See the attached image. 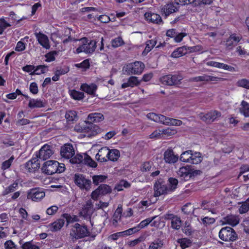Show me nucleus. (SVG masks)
<instances>
[{"mask_svg":"<svg viewBox=\"0 0 249 249\" xmlns=\"http://www.w3.org/2000/svg\"><path fill=\"white\" fill-rule=\"evenodd\" d=\"M75 184L82 190L88 192L91 188L92 183L90 179L80 174H75L73 177Z\"/></svg>","mask_w":249,"mask_h":249,"instance_id":"obj_1","label":"nucleus"},{"mask_svg":"<svg viewBox=\"0 0 249 249\" xmlns=\"http://www.w3.org/2000/svg\"><path fill=\"white\" fill-rule=\"evenodd\" d=\"M144 67V64L142 62L136 61L126 65L124 69L127 75H139L142 73Z\"/></svg>","mask_w":249,"mask_h":249,"instance_id":"obj_2","label":"nucleus"},{"mask_svg":"<svg viewBox=\"0 0 249 249\" xmlns=\"http://www.w3.org/2000/svg\"><path fill=\"white\" fill-rule=\"evenodd\" d=\"M72 238L78 239L82 238L89 235V232L85 226H82L78 223H75L73 226V228L70 233Z\"/></svg>","mask_w":249,"mask_h":249,"instance_id":"obj_3","label":"nucleus"},{"mask_svg":"<svg viewBox=\"0 0 249 249\" xmlns=\"http://www.w3.org/2000/svg\"><path fill=\"white\" fill-rule=\"evenodd\" d=\"M219 238L225 241H234L237 238V235L234 230L230 227L222 228L219 232Z\"/></svg>","mask_w":249,"mask_h":249,"instance_id":"obj_4","label":"nucleus"},{"mask_svg":"<svg viewBox=\"0 0 249 249\" xmlns=\"http://www.w3.org/2000/svg\"><path fill=\"white\" fill-rule=\"evenodd\" d=\"M85 40L86 42L78 47L74 53L78 54L84 52L89 54L92 53L94 52L96 47V42L95 40H90L89 42H88L86 39Z\"/></svg>","mask_w":249,"mask_h":249,"instance_id":"obj_5","label":"nucleus"},{"mask_svg":"<svg viewBox=\"0 0 249 249\" xmlns=\"http://www.w3.org/2000/svg\"><path fill=\"white\" fill-rule=\"evenodd\" d=\"M58 162L56 160H48L45 162L41 168L42 172L48 175H53L57 173L56 167Z\"/></svg>","mask_w":249,"mask_h":249,"instance_id":"obj_6","label":"nucleus"},{"mask_svg":"<svg viewBox=\"0 0 249 249\" xmlns=\"http://www.w3.org/2000/svg\"><path fill=\"white\" fill-rule=\"evenodd\" d=\"M53 154V147L46 144L40 148L38 153L36 154V156L39 159L44 160L50 158Z\"/></svg>","mask_w":249,"mask_h":249,"instance_id":"obj_7","label":"nucleus"},{"mask_svg":"<svg viewBox=\"0 0 249 249\" xmlns=\"http://www.w3.org/2000/svg\"><path fill=\"white\" fill-rule=\"evenodd\" d=\"M155 196H159L161 195L170 192L165 182L162 179H159L154 184Z\"/></svg>","mask_w":249,"mask_h":249,"instance_id":"obj_8","label":"nucleus"},{"mask_svg":"<svg viewBox=\"0 0 249 249\" xmlns=\"http://www.w3.org/2000/svg\"><path fill=\"white\" fill-rule=\"evenodd\" d=\"M111 190V188L109 185L103 184L92 192L91 196L92 199L97 200L99 196L106 195L110 193Z\"/></svg>","mask_w":249,"mask_h":249,"instance_id":"obj_9","label":"nucleus"},{"mask_svg":"<svg viewBox=\"0 0 249 249\" xmlns=\"http://www.w3.org/2000/svg\"><path fill=\"white\" fill-rule=\"evenodd\" d=\"M221 114L216 110H213L209 112L206 114L201 113L200 114L201 119L207 123H211L214 121L217 118L220 117Z\"/></svg>","mask_w":249,"mask_h":249,"instance_id":"obj_10","label":"nucleus"},{"mask_svg":"<svg viewBox=\"0 0 249 249\" xmlns=\"http://www.w3.org/2000/svg\"><path fill=\"white\" fill-rule=\"evenodd\" d=\"M45 193L38 188L31 189L27 195V198L34 201H38L45 196Z\"/></svg>","mask_w":249,"mask_h":249,"instance_id":"obj_11","label":"nucleus"},{"mask_svg":"<svg viewBox=\"0 0 249 249\" xmlns=\"http://www.w3.org/2000/svg\"><path fill=\"white\" fill-rule=\"evenodd\" d=\"M61 155L66 159L71 158L75 154L73 146L71 144H66L61 147Z\"/></svg>","mask_w":249,"mask_h":249,"instance_id":"obj_12","label":"nucleus"},{"mask_svg":"<svg viewBox=\"0 0 249 249\" xmlns=\"http://www.w3.org/2000/svg\"><path fill=\"white\" fill-rule=\"evenodd\" d=\"M35 35L40 45L46 49H50V45L49 40L46 35L40 32H36Z\"/></svg>","mask_w":249,"mask_h":249,"instance_id":"obj_13","label":"nucleus"},{"mask_svg":"<svg viewBox=\"0 0 249 249\" xmlns=\"http://www.w3.org/2000/svg\"><path fill=\"white\" fill-rule=\"evenodd\" d=\"M178 159V155H175L173 150L168 149L164 153V160L166 163H174Z\"/></svg>","mask_w":249,"mask_h":249,"instance_id":"obj_14","label":"nucleus"},{"mask_svg":"<svg viewBox=\"0 0 249 249\" xmlns=\"http://www.w3.org/2000/svg\"><path fill=\"white\" fill-rule=\"evenodd\" d=\"M38 158L36 156L26 163L25 168L29 172H33L39 168L40 163L38 162Z\"/></svg>","mask_w":249,"mask_h":249,"instance_id":"obj_15","label":"nucleus"},{"mask_svg":"<svg viewBox=\"0 0 249 249\" xmlns=\"http://www.w3.org/2000/svg\"><path fill=\"white\" fill-rule=\"evenodd\" d=\"M193 48H189L186 46L179 47L175 50L171 54V56L174 58H178L187 54L189 52L194 51Z\"/></svg>","mask_w":249,"mask_h":249,"instance_id":"obj_16","label":"nucleus"},{"mask_svg":"<svg viewBox=\"0 0 249 249\" xmlns=\"http://www.w3.org/2000/svg\"><path fill=\"white\" fill-rule=\"evenodd\" d=\"M190 166L182 167L179 168L177 173L178 176L184 180H188L191 178Z\"/></svg>","mask_w":249,"mask_h":249,"instance_id":"obj_17","label":"nucleus"},{"mask_svg":"<svg viewBox=\"0 0 249 249\" xmlns=\"http://www.w3.org/2000/svg\"><path fill=\"white\" fill-rule=\"evenodd\" d=\"M108 148L104 147L101 148L95 156L96 159L100 162H106L108 160Z\"/></svg>","mask_w":249,"mask_h":249,"instance_id":"obj_18","label":"nucleus"},{"mask_svg":"<svg viewBox=\"0 0 249 249\" xmlns=\"http://www.w3.org/2000/svg\"><path fill=\"white\" fill-rule=\"evenodd\" d=\"M147 21L156 24H160L162 20L160 16L155 13H146L144 15Z\"/></svg>","mask_w":249,"mask_h":249,"instance_id":"obj_19","label":"nucleus"},{"mask_svg":"<svg viewBox=\"0 0 249 249\" xmlns=\"http://www.w3.org/2000/svg\"><path fill=\"white\" fill-rule=\"evenodd\" d=\"M142 80H139L136 76H130L127 81L122 85V88L123 89L130 87L131 88L140 85Z\"/></svg>","mask_w":249,"mask_h":249,"instance_id":"obj_20","label":"nucleus"},{"mask_svg":"<svg viewBox=\"0 0 249 249\" xmlns=\"http://www.w3.org/2000/svg\"><path fill=\"white\" fill-rule=\"evenodd\" d=\"M97 89V86L93 83L90 85L85 83L81 86V89L82 91L92 95H95Z\"/></svg>","mask_w":249,"mask_h":249,"instance_id":"obj_21","label":"nucleus"},{"mask_svg":"<svg viewBox=\"0 0 249 249\" xmlns=\"http://www.w3.org/2000/svg\"><path fill=\"white\" fill-rule=\"evenodd\" d=\"M64 219L60 218L54 222L52 223L50 225V227L52 231H57L61 229V228L64 226Z\"/></svg>","mask_w":249,"mask_h":249,"instance_id":"obj_22","label":"nucleus"},{"mask_svg":"<svg viewBox=\"0 0 249 249\" xmlns=\"http://www.w3.org/2000/svg\"><path fill=\"white\" fill-rule=\"evenodd\" d=\"M225 222L231 226H235L239 222L238 216L234 215H229L224 217Z\"/></svg>","mask_w":249,"mask_h":249,"instance_id":"obj_23","label":"nucleus"},{"mask_svg":"<svg viewBox=\"0 0 249 249\" xmlns=\"http://www.w3.org/2000/svg\"><path fill=\"white\" fill-rule=\"evenodd\" d=\"M170 75V86H178L181 84V80L183 79L182 76L180 74Z\"/></svg>","mask_w":249,"mask_h":249,"instance_id":"obj_24","label":"nucleus"},{"mask_svg":"<svg viewBox=\"0 0 249 249\" xmlns=\"http://www.w3.org/2000/svg\"><path fill=\"white\" fill-rule=\"evenodd\" d=\"M88 118L91 121L100 122L104 119V115L100 113H92L88 115Z\"/></svg>","mask_w":249,"mask_h":249,"instance_id":"obj_25","label":"nucleus"},{"mask_svg":"<svg viewBox=\"0 0 249 249\" xmlns=\"http://www.w3.org/2000/svg\"><path fill=\"white\" fill-rule=\"evenodd\" d=\"M178 8L173 3H169L165 5L163 8L166 16L178 11Z\"/></svg>","mask_w":249,"mask_h":249,"instance_id":"obj_26","label":"nucleus"},{"mask_svg":"<svg viewBox=\"0 0 249 249\" xmlns=\"http://www.w3.org/2000/svg\"><path fill=\"white\" fill-rule=\"evenodd\" d=\"M65 118L67 121L70 123H72L73 121H76L78 119L77 113L74 110H69L67 111L65 114Z\"/></svg>","mask_w":249,"mask_h":249,"instance_id":"obj_27","label":"nucleus"},{"mask_svg":"<svg viewBox=\"0 0 249 249\" xmlns=\"http://www.w3.org/2000/svg\"><path fill=\"white\" fill-rule=\"evenodd\" d=\"M120 155V152L117 149L109 150L108 149V160L116 161Z\"/></svg>","mask_w":249,"mask_h":249,"instance_id":"obj_28","label":"nucleus"},{"mask_svg":"<svg viewBox=\"0 0 249 249\" xmlns=\"http://www.w3.org/2000/svg\"><path fill=\"white\" fill-rule=\"evenodd\" d=\"M163 246V240L160 239H157L151 243L149 246V249H160Z\"/></svg>","mask_w":249,"mask_h":249,"instance_id":"obj_29","label":"nucleus"},{"mask_svg":"<svg viewBox=\"0 0 249 249\" xmlns=\"http://www.w3.org/2000/svg\"><path fill=\"white\" fill-rule=\"evenodd\" d=\"M192 150H188L183 152L180 157V160L183 162L191 163V158L192 157Z\"/></svg>","mask_w":249,"mask_h":249,"instance_id":"obj_30","label":"nucleus"},{"mask_svg":"<svg viewBox=\"0 0 249 249\" xmlns=\"http://www.w3.org/2000/svg\"><path fill=\"white\" fill-rule=\"evenodd\" d=\"M156 44L157 40L155 39L147 40L146 42V47L143 52V53H147L153 48Z\"/></svg>","mask_w":249,"mask_h":249,"instance_id":"obj_31","label":"nucleus"},{"mask_svg":"<svg viewBox=\"0 0 249 249\" xmlns=\"http://www.w3.org/2000/svg\"><path fill=\"white\" fill-rule=\"evenodd\" d=\"M242 107L240 108L241 113L245 117H249V104L246 101H243L241 103Z\"/></svg>","mask_w":249,"mask_h":249,"instance_id":"obj_32","label":"nucleus"},{"mask_svg":"<svg viewBox=\"0 0 249 249\" xmlns=\"http://www.w3.org/2000/svg\"><path fill=\"white\" fill-rule=\"evenodd\" d=\"M84 160L83 164L88 165V166L91 167H96L97 166V163L94 161L89 156L85 154H84Z\"/></svg>","mask_w":249,"mask_h":249,"instance_id":"obj_33","label":"nucleus"},{"mask_svg":"<svg viewBox=\"0 0 249 249\" xmlns=\"http://www.w3.org/2000/svg\"><path fill=\"white\" fill-rule=\"evenodd\" d=\"M29 107L33 108L35 107H44L42 101L38 99H31L29 103Z\"/></svg>","mask_w":249,"mask_h":249,"instance_id":"obj_34","label":"nucleus"},{"mask_svg":"<svg viewBox=\"0 0 249 249\" xmlns=\"http://www.w3.org/2000/svg\"><path fill=\"white\" fill-rule=\"evenodd\" d=\"M46 71H47V67L45 65H38L36 67H35V69L34 71L32 72L30 74L31 75H39L41 73H45Z\"/></svg>","mask_w":249,"mask_h":249,"instance_id":"obj_35","label":"nucleus"},{"mask_svg":"<svg viewBox=\"0 0 249 249\" xmlns=\"http://www.w3.org/2000/svg\"><path fill=\"white\" fill-rule=\"evenodd\" d=\"M62 217L63 218L66 219L67 221V226L71 223H73L74 222H77L78 221V218L76 215H71L68 213H64L62 214Z\"/></svg>","mask_w":249,"mask_h":249,"instance_id":"obj_36","label":"nucleus"},{"mask_svg":"<svg viewBox=\"0 0 249 249\" xmlns=\"http://www.w3.org/2000/svg\"><path fill=\"white\" fill-rule=\"evenodd\" d=\"M93 183L95 185H98L100 183L104 182L107 178V177L105 175H94L92 176Z\"/></svg>","mask_w":249,"mask_h":249,"instance_id":"obj_37","label":"nucleus"},{"mask_svg":"<svg viewBox=\"0 0 249 249\" xmlns=\"http://www.w3.org/2000/svg\"><path fill=\"white\" fill-rule=\"evenodd\" d=\"M181 210L184 214L191 215L194 213L195 209L190 203H188L182 207Z\"/></svg>","mask_w":249,"mask_h":249,"instance_id":"obj_38","label":"nucleus"},{"mask_svg":"<svg viewBox=\"0 0 249 249\" xmlns=\"http://www.w3.org/2000/svg\"><path fill=\"white\" fill-rule=\"evenodd\" d=\"M191 163L197 164L202 161V158L199 152L192 153V157L191 158Z\"/></svg>","mask_w":249,"mask_h":249,"instance_id":"obj_39","label":"nucleus"},{"mask_svg":"<svg viewBox=\"0 0 249 249\" xmlns=\"http://www.w3.org/2000/svg\"><path fill=\"white\" fill-rule=\"evenodd\" d=\"M139 231L140 230L137 226L133 228H130V229H129L127 230H125L124 231L118 232V233L120 235H122L123 236H126V235H132L135 233H136L137 232Z\"/></svg>","mask_w":249,"mask_h":249,"instance_id":"obj_40","label":"nucleus"},{"mask_svg":"<svg viewBox=\"0 0 249 249\" xmlns=\"http://www.w3.org/2000/svg\"><path fill=\"white\" fill-rule=\"evenodd\" d=\"M169 183V189L170 192L174 191L177 187L178 181L177 179L174 178H168Z\"/></svg>","mask_w":249,"mask_h":249,"instance_id":"obj_41","label":"nucleus"},{"mask_svg":"<svg viewBox=\"0 0 249 249\" xmlns=\"http://www.w3.org/2000/svg\"><path fill=\"white\" fill-rule=\"evenodd\" d=\"M181 225V220L178 216L171 221V227L175 230H178L180 229Z\"/></svg>","mask_w":249,"mask_h":249,"instance_id":"obj_42","label":"nucleus"},{"mask_svg":"<svg viewBox=\"0 0 249 249\" xmlns=\"http://www.w3.org/2000/svg\"><path fill=\"white\" fill-rule=\"evenodd\" d=\"M122 206L121 205H119L117 209L116 210L113 214V221H115L116 222H117L118 220L120 219L122 215Z\"/></svg>","mask_w":249,"mask_h":249,"instance_id":"obj_43","label":"nucleus"},{"mask_svg":"<svg viewBox=\"0 0 249 249\" xmlns=\"http://www.w3.org/2000/svg\"><path fill=\"white\" fill-rule=\"evenodd\" d=\"M71 96L75 100H80L83 99L84 97V94L82 92L73 90L71 91Z\"/></svg>","mask_w":249,"mask_h":249,"instance_id":"obj_44","label":"nucleus"},{"mask_svg":"<svg viewBox=\"0 0 249 249\" xmlns=\"http://www.w3.org/2000/svg\"><path fill=\"white\" fill-rule=\"evenodd\" d=\"M124 44V40L121 37H117L111 41V46L113 48H117Z\"/></svg>","mask_w":249,"mask_h":249,"instance_id":"obj_45","label":"nucleus"},{"mask_svg":"<svg viewBox=\"0 0 249 249\" xmlns=\"http://www.w3.org/2000/svg\"><path fill=\"white\" fill-rule=\"evenodd\" d=\"M178 242L180 244V245L182 249H185L190 247L192 244L191 240L187 238L178 239Z\"/></svg>","mask_w":249,"mask_h":249,"instance_id":"obj_46","label":"nucleus"},{"mask_svg":"<svg viewBox=\"0 0 249 249\" xmlns=\"http://www.w3.org/2000/svg\"><path fill=\"white\" fill-rule=\"evenodd\" d=\"M249 210V198L243 203L239 209L240 213L242 214L247 212Z\"/></svg>","mask_w":249,"mask_h":249,"instance_id":"obj_47","label":"nucleus"},{"mask_svg":"<svg viewBox=\"0 0 249 249\" xmlns=\"http://www.w3.org/2000/svg\"><path fill=\"white\" fill-rule=\"evenodd\" d=\"M84 158V155L77 154L71 160V161L73 163H83Z\"/></svg>","mask_w":249,"mask_h":249,"instance_id":"obj_48","label":"nucleus"},{"mask_svg":"<svg viewBox=\"0 0 249 249\" xmlns=\"http://www.w3.org/2000/svg\"><path fill=\"white\" fill-rule=\"evenodd\" d=\"M236 85L238 87L249 89V80L247 79H242L238 81Z\"/></svg>","mask_w":249,"mask_h":249,"instance_id":"obj_49","label":"nucleus"},{"mask_svg":"<svg viewBox=\"0 0 249 249\" xmlns=\"http://www.w3.org/2000/svg\"><path fill=\"white\" fill-rule=\"evenodd\" d=\"M154 218L155 217H153L151 218H148L141 221L140 223L137 225V227L139 228V230L147 226L150 222H152V220H154Z\"/></svg>","mask_w":249,"mask_h":249,"instance_id":"obj_50","label":"nucleus"},{"mask_svg":"<svg viewBox=\"0 0 249 249\" xmlns=\"http://www.w3.org/2000/svg\"><path fill=\"white\" fill-rule=\"evenodd\" d=\"M18 183L17 182H14L12 184L10 185L4 191V194L7 195L10 193L13 192L15 191L16 188L18 187Z\"/></svg>","mask_w":249,"mask_h":249,"instance_id":"obj_51","label":"nucleus"},{"mask_svg":"<svg viewBox=\"0 0 249 249\" xmlns=\"http://www.w3.org/2000/svg\"><path fill=\"white\" fill-rule=\"evenodd\" d=\"M207 74H203L201 76L191 78L190 82H207Z\"/></svg>","mask_w":249,"mask_h":249,"instance_id":"obj_52","label":"nucleus"},{"mask_svg":"<svg viewBox=\"0 0 249 249\" xmlns=\"http://www.w3.org/2000/svg\"><path fill=\"white\" fill-rule=\"evenodd\" d=\"M14 158L13 156H12L7 160L4 161L1 165V169L3 170H6L9 168L11 165L12 162H13Z\"/></svg>","mask_w":249,"mask_h":249,"instance_id":"obj_53","label":"nucleus"},{"mask_svg":"<svg viewBox=\"0 0 249 249\" xmlns=\"http://www.w3.org/2000/svg\"><path fill=\"white\" fill-rule=\"evenodd\" d=\"M65 34L66 35V36H68V37L65 39H64L63 40V43L64 44H66L69 42L72 41H77V39H75L74 38L71 37V35H69L70 34V29H66L65 31Z\"/></svg>","mask_w":249,"mask_h":249,"instance_id":"obj_54","label":"nucleus"},{"mask_svg":"<svg viewBox=\"0 0 249 249\" xmlns=\"http://www.w3.org/2000/svg\"><path fill=\"white\" fill-rule=\"evenodd\" d=\"M159 122H160L164 124L169 125L171 119L168 117H166L162 115H160L159 116Z\"/></svg>","mask_w":249,"mask_h":249,"instance_id":"obj_55","label":"nucleus"},{"mask_svg":"<svg viewBox=\"0 0 249 249\" xmlns=\"http://www.w3.org/2000/svg\"><path fill=\"white\" fill-rule=\"evenodd\" d=\"M4 248L5 249H18L17 246L12 240H8L5 242Z\"/></svg>","mask_w":249,"mask_h":249,"instance_id":"obj_56","label":"nucleus"},{"mask_svg":"<svg viewBox=\"0 0 249 249\" xmlns=\"http://www.w3.org/2000/svg\"><path fill=\"white\" fill-rule=\"evenodd\" d=\"M93 205L91 201H88L86 204L84 206L83 211H85L86 213L91 212Z\"/></svg>","mask_w":249,"mask_h":249,"instance_id":"obj_57","label":"nucleus"},{"mask_svg":"<svg viewBox=\"0 0 249 249\" xmlns=\"http://www.w3.org/2000/svg\"><path fill=\"white\" fill-rule=\"evenodd\" d=\"M160 82L165 85L170 86V75H166L160 78Z\"/></svg>","mask_w":249,"mask_h":249,"instance_id":"obj_58","label":"nucleus"},{"mask_svg":"<svg viewBox=\"0 0 249 249\" xmlns=\"http://www.w3.org/2000/svg\"><path fill=\"white\" fill-rule=\"evenodd\" d=\"M56 52H52L45 54V57L46 58V61L47 62H51L55 60L54 54H56Z\"/></svg>","mask_w":249,"mask_h":249,"instance_id":"obj_59","label":"nucleus"},{"mask_svg":"<svg viewBox=\"0 0 249 249\" xmlns=\"http://www.w3.org/2000/svg\"><path fill=\"white\" fill-rule=\"evenodd\" d=\"M218 68L228 70L230 71H235L234 67L222 63H219Z\"/></svg>","mask_w":249,"mask_h":249,"instance_id":"obj_60","label":"nucleus"},{"mask_svg":"<svg viewBox=\"0 0 249 249\" xmlns=\"http://www.w3.org/2000/svg\"><path fill=\"white\" fill-rule=\"evenodd\" d=\"M30 91L34 94H36L38 93V87L36 83L33 82L30 84Z\"/></svg>","mask_w":249,"mask_h":249,"instance_id":"obj_61","label":"nucleus"},{"mask_svg":"<svg viewBox=\"0 0 249 249\" xmlns=\"http://www.w3.org/2000/svg\"><path fill=\"white\" fill-rule=\"evenodd\" d=\"M151 168L152 163L150 162H145L142 164L141 170L142 172H147L150 171Z\"/></svg>","mask_w":249,"mask_h":249,"instance_id":"obj_62","label":"nucleus"},{"mask_svg":"<svg viewBox=\"0 0 249 249\" xmlns=\"http://www.w3.org/2000/svg\"><path fill=\"white\" fill-rule=\"evenodd\" d=\"M25 44L23 42L20 41L17 43V46L15 48V50L16 51L21 52L24 51L25 49Z\"/></svg>","mask_w":249,"mask_h":249,"instance_id":"obj_63","label":"nucleus"},{"mask_svg":"<svg viewBox=\"0 0 249 249\" xmlns=\"http://www.w3.org/2000/svg\"><path fill=\"white\" fill-rule=\"evenodd\" d=\"M69 71V68L67 67H64V68H61L59 69H57L55 72L57 73L59 76L67 73Z\"/></svg>","mask_w":249,"mask_h":249,"instance_id":"obj_64","label":"nucleus"}]
</instances>
